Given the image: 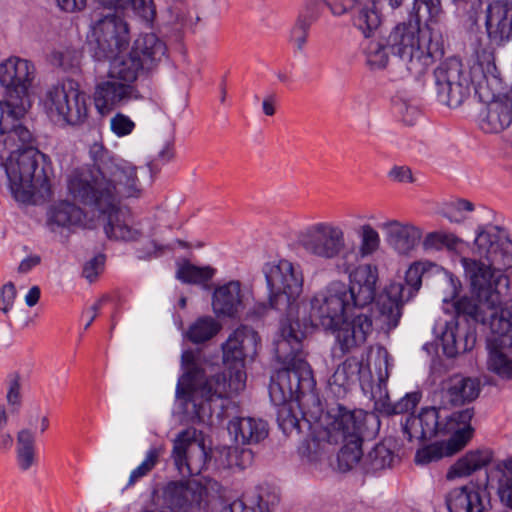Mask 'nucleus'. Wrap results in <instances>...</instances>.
I'll return each mask as SVG.
<instances>
[{
    "instance_id": "obj_8",
    "label": "nucleus",
    "mask_w": 512,
    "mask_h": 512,
    "mask_svg": "<svg viewBox=\"0 0 512 512\" xmlns=\"http://www.w3.org/2000/svg\"><path fill=\"white\" fill-rule=\"evenodd\" d=\"M181 360L186 372L178 381L176 397L183 400V410L191 420L205 423L212 415L211 403L227 398L226 374L204 379V372L197 367L192 351H184Z\"/></svg>"
},
{
    "instance_id": "obj_52",
    "label": "nucleus",
    "mask_w": 512,
    "mask_h": 512,
    "mask_svg": "<svg viewBox=\"0 0 512 512\" xmlns=\"http://www.w3.org/2000/svg\"><path fill=\"white\" fill-rule=\"evenodd\" d=\"M421 399V394L418 392L407 393L403 398L394 403L388 405L385 411L388 414H403L407 413L418 405Z\"/></svg>"
},
{
    "instance_id": "obj_14",
    "label": "nucleus",
    "mask_w": 512,
    "mask_h": 512,
    "mask_svg": "<svg viewBox=\"0 0 512 512\" xmlns=\"http://www.w3.org/2000/svg\"><path fill=\"white\" fill-rule=\"evenodd\" d=\"M260 337L248 326H240L222 345L223 362L227 373V397L239 393L246 386L245 360L257 354Z\"/></svg>"
},
{
    "instance_id": "obj_7",
    "label": "nucleus",
    "mask_w": 512,
    "mask_h": 512,
    "mask_svg": "<svg viewBox=\"0 0 512 512\" xmlns=\"http://www.w3.org/2000/svg\"><path fill=\"white\" fill-rule=\"evenodd\" d=\"M414 0L412 14L415 21L400 23L393 28L388 36V44L393 55L398 57L408 73L415 78L422 76L434 63L437 57L443 55V46L440 37L429 27L421 29L420 23L434 22L424 4Z\"/></svg>"
},
{
    "instance_id": "obj_64",
    "label": "nucleus",
    "mask_w": 512,
    "mask_h": 512,
    "mask_svg": "<svg viewBox=\"0 0 512 512\" xmlns=\"http://www.w3.org/2000/svg\"><path fill=\"white\" fill-rule=\"evenodd\" d=\"M105 301L104 298H101L99 299L97 302H95L91 307H89L88 309H86L82 316L87 318V322L84 326V329L87 330L91 324L93 323V321L96 319L97 315H98V312L99 310L101 309L102 307V303Z\"/></svg>"
},
{
    "instance_id": "obj_9",
    "label": "nucleus",
    "mask_w": 512,
    "mask_h": 512,
    "mask_svg": "<svg viewBox=\"0 0 512 512\" xmlns=\"http://www.w3.org/2000/svg\"><path fill=\"white\" fill-rule=\"evenodd\" d=\"M363 420L362 410L350 411L338 405L325 413L321 429L316 432L313 443L323 450L326 444L344 443L337 455L338 469L342 472L356 466L363 455Z\"/></svg>"
},
{
    "instance_id": "obj_40",
    "label": "nucleus",
    "mask_w": 512,
    "mask_h": 512,
    "mask_svg": "<svg viewBox=\"0 0 512 512\" xmlns=\"http://www.w3.org/2000/svg\"><path fill=\"white\" fill-rule=\"evenodd\" d=\"M495 468L501 474L497 489L499 498L503 504L512 508V457L499 461Z\"/></svg>"
},
{
    "instance_id": "obj_59",
    "label": "nucleus",
    "mask_w": 512,
    "mask_h": 512,
    "mask_svg": "<svg viewBox=\"0 0 512 512\" xmlns=\"http://www.w3.org/2000/svg\"><path fill=\"white\" fill-rule=\"evenodd\" d=\"M280 497L275 492L263 491L258 495L257 504L253 506L259 512H272V509L278 505Z\"/></svg>"
},
{
    "instance_id": "obj_17",
    "label": "nucleus",
    "mask_w": 512,
    "mask_h": 512,
    "mask_svg": "<svg viewBox=\"0 0 512 512\" xmlns=\"http://www.w3.org/2000/svg\"><path fill=\"white\" fill-rule=\"evenodd\" d=\"M431 268H437V265L430 262L412 264L406 271L405 284L392 282L379 295L377 299L379 313L389 329L398 326L404 304L418 292L422 284V276Z\"/></svg>"
},
{
    "instance_id": "obj_34",
    "label": "nucleus",
    "mask_w": 512,
    "mask_h": 512,
    "mask_svg": "<svg viewBox=\"0 0 512 512\" xmlns=\"http://www.w3.org/2000/svg\"><path fill=\"white\" fill-rule=\"evenodd\" d=\"M497 330H502V326L496 324V330L491 329L493 335L489 339V358L488 368L501 377H512V360L508 358L507 349L501 348L495 339L498 336Z\"/></svg>"
},
{
    "instance_id": "obj_12",
    "label": "nucleus",
    "mask_w": 512,
    "mask_h": 512,
    "mask_svg": "<svg viewBox=\"0 0 512 512\" xmlns=\"http://www.w3.org/2000/svg\"><path fill=\"white\" fill-rule=\"evenodd\" d=\"M300 246L312 257L324 261L340 258L338 266L343 272H348L357 259L356 247L346 245L344 230L332 222H319L309 226L299 237Z\"/></svg>"
},
{
    "instance_id": "obj_30",
    "label": "nucleus",
    "mask_w": 512,
    "mask_h": 512,
    "mask_svg": "<svg viewBox=\"0 0 512 512\" xmlns=\"http://www.w3.org/2000/svg\"><path fill=\"white\" fill-rule=\"evenodd\" d=\"M228 431L237 443L257 444L268 436V424L258 418L237 417L229 422Z\"/></svg>"
},
{
    "instance_id": "obj_27",
    "label": "nucleus",
    "mask_w": 512,
    "mask_h": 512,
    "mask_svg": "<svg viewBox=\"0 0 512 512\" xmlns=\"http://www.w3.org/2000/svg\"><path fill=\"white\" fill-rule=\"evenodd\" d=\"M370 375L369 367L364 365L363 358L352 356L336 368L328 380V385L337 397H342L357 381Z\"/></svg>"
},
{
    "instance_id": "obj_51",
    "label": "nucleus",
    "mask_w": 512,
    "mask_h": 512,
    "mask_svg": "<svg viewBox=\"0 0 512 512\" xmlns=\"http://www.w3.org/2000/svg\"><path fill=\"white\" fill-rule=\"evenodd\" d=\"M474 210V205L472 202L464 199H459L455 203L447 206L442 215L447 218L450 222L460 223L465 219L463 215V211L471 212Z\"/></svg>"
},
{
    "instance_id": "obj_15",
    "label": "nucleus",
    "mask_w": 512,
    "mask_h": 512,
    "mask_svg": "<svg viewBox=\"0 0 512 512\" xmlns=\"http://www.w3.org/2000/svg\"><path fill=\"white\" fill-rule=\"evenodd\" d=\"M44 108L51 121L77 126L88 117L89 97L77 82L68 79L47 90Z\"/></svg>"
},
{
    "instance_id": "obj_39",
    "label": "nucleus",
    "mask_w": 512,
    "mask_h": 512,
    "mask_svg": "<svg viewBox=\"0 0 512 512\" xmlns=\"http://www.w3.org/2000/svg\"><path fill=\"white\" fill-rule=\"evenodd\" d=\"M199 20V16H191L188 6L183 2H174L167 9L166 23L177 32L192 29Z\"/></svg>"
},
{
    "instance_id": "obj_33",
    "label": "nucleus",
    "mask_w": 512,
    "mask_h": 512,
    "mask_svg": "<svg viewBox=\"0 0 512 512\" xmlns=\"http://www.w3.org/2000/svg\"><path fill=\"white\" fill-rule=\"evenodd\" d=\"M97 3L115 11L132 10L147 23H152L156 16L153 0H95Z\"/></svg>"
},
{
    "instance_id": "obj_13",
    "label": "nucleus",
    "mask_w": 512,
    "mask_h": 512,
    "mask_svg": "<svg viewBox=\"0 0 512 512\" xmlns=\"http://www.w3.org/2000/svg\"><path fill=\"white\" fill-rule=\"evenodd\" d=\"M40 156L37 150L24 151L6 168L11 193L18 202L34 203L36 198L45 199L51 194L49 178L39 167Z\"/></svg>"
},
{
    "instance_id": "obj_2",
    "label": "nucleus",
    "mask_w": 512,
    "mask_h": 512,
    "mask_svg": "<svg viewBox=\"0 0 512 512\" xmlns=\"http://www.w3.org/2000/svg\"><path fill=\"white\" fill-rule=\"evenodd\" d=\"M347 273L349 285L331 282L311 299L309 313L311 326L334 334L342 355L361 347L373 331L372 315L364 308L375 300L378 282V268L371 264Z\"/></svg>"
},
{
    "instance_id": "obj_18",
    "label": "nucleus",
    "mask_w": 512,
    "mask_h": 512,
    "mask_svg": "<svg viewBox=\"0 0 512 512\" xmlns=\"http://www.w3.org/2000/svg\"><path fill=\"white\" fill-rule=\"evenodd\" d=\"M487 306L484 302H479L469 297H461L455 303L456 322H447L446 329L441 336V343L444 354L449 357H455L457 354L465 353L472 350L476 343V334L468 329L464 330L460 327V320L466 322L471 319L474 322L486 324L489 320L491 325L490 314L486 316L483 313L482 306Z\"/></svg>"
},
{
    "instance_id": "obj_48",
    "label": "nucleus",
    "mask_w": 512,
    "mask_h": 512,
    "mask_svg": "<svg viewBox=\"0 0 512 512\" xmlns=\"http://www.w3.org/2000/svg\"><path fill=\"white\" fill-rule=\"evenodd\" d=\"M52 61L65 71H73L80 66L81 53L76 49H65L64 51L55 52Z\"/></svg>"
},
{
    "instance_id": "obj_16",
    "label": "nucleus",
    "mask_w": 512,
    "mask_h": 512,
    "mask_svg": "<svg viewBox=\"0 0 512 512\" xmlns=\"http://www.w3.org/2000/svg\"><path fill=\"white\" fill-rule=\"evenodd\" d=\"M474 416L472 408H466L442 416L439 436H450L447 441H438L417 451L415 461L427 464L461 450L471 439L474 429L471 420Z\"/></svg>"
},
{
    "instance_id": "obj_1",
    "label": "nucleus",
    "mask_w": 512,
    "mask_h": 512,
    "mask_svg": "<svg viewBox=\"0 0 512 512\" xmlns=\"http://www.w3.org/2000/svg\"><path fill=\"white\" fill-rule=\"evenodd\" d=\"M93 168L82 167L72 172L68 191L74 200L107 213L104 231L109 239L136 241L141 232L131 225L126 212L117 208L122 198H140L143 187L137 176L138 168L116 157L102 141L89 148Z\"/></svg>"
},
{
    "instance_id": "obj_20",
    "label": "nucleus",
    "mask_w": 512,
    "mask_h": 512,
    "mask_svg": "<svg viewBox=\"0 0 512 512\" xmlns=\"http://www.w3.org/2000/svg\"><path fill=\"white\" fill-rule=\"evenodd\" d=\"M172 458L179 474L184 477L199 475L205 469L208 453L195 428H187L177 435L173 441Z\"/></svg>"
},
{
    "instance_id": "obj_22",
    "label": "nucleus",
    "mask_w": 512,
    "mask_h": 512,
    "mask_svg": "<svg viewBox=\"0 0 512 512\" xmlns=\"http://www.w3.org/2000/svg\"><path fill=\"white\" fill-rule=\"evenodd\" d=\"M503 82L499 76V87L491 91L487 99H479L486 103L479 113V127L484 133L498 134L509 128L512 124V98L506 94L500 95Z\"/></svg>"
},
{
    "instance_id": "obj_24",
    "label": "nucleus",
    "mask_w": 512,
    "mask_h": 512,
    "mask_svg": "<svg viewBox=\"0 0 512 512\" xmlns=\"http://www.w3.org/2000/svg\"><path fill=\"white\" fill-rule=\"evenodd\" d=\"M164 495L171 507L183 512H197L207 503V489L196 481L170 482Z\"/></svg>"
},
{
    "instance_id": "obj_60",
    "label": "nucleus",
    "mask_w": 512,
    "mask_h": 512,
    "mask_svg": "<svg viewBox=\"0 0 512 512\" xmlns=\"http://www.w3.org/2000/svg\"><path fill=\"white\" fill-rule=\"evenodd\" d=\"M388 177L399 183H412L414 181L412 171L408 166H394L388 172Z\"/></svg>"
},
{
    "instance_id": "obj_53",
    "label": "nucleus",
    "mask_w": 512,
    "mask_h": 512,
    "mask_svg": "<svg viewBox=\"0 0 512 512\" xmlns=\"http://www.w3.org/2000/svg\"><path fill=\"white\" fill-rule=\"evenodd\" d=\"M135 123L131 118L121 112L116 113L110 119V129L118 137H124L133 132Z\"/></svg>"
},
{
    "instance_id": "obj_38",
    "label": "nucleus",
    "mask_w": 512,
    "mask_h": 512,
    "mask_svg": "<svg viewBox=\"0 0 512 512\" xmlns=\"http://www.w3.org/2000/svg\"><path fill=\"white\" fill-rule=\"evenodd\" d=\"M221 325L211 316L198 318L186 332V337L194 344L212 339L220 331Z\"/></svg>"
},
{
    "instance_id": "obj_26",
    "label": "nucleus",
    "mask_w": 512,
    "mask_h": 512,
    "mask_svg": "<svg viewBox=\"0 0 512 512\" xmlns=\"http://www.w3.org/2000/svg\"><path fill=\"white\" fill-rule=\"evenodd\" d=\"M387 243L399 254H408L420 242L423 230L409 222L390 220L381 226Z\"/></svg>"
},
{
    "instance_id": "obj_42",
    "label": "nucleus",
    "mask_w": 512,
    "mask_h": 512,
    "mask_svg": "<svg viewBox=\"0 0 512 512\" xmlns=\"http://www.w3.org/2000/svg\"><path fill=\"white\" fill-rule=\"evenodd\" d=\"M214 275V269L210 267H198L186 261L179 265L176 277L183 283L205 284Z\"/></svg>"
},
{
    "instance_id": "obj_4",
    "label": "nucleus",
    "mask_w": 512,
    "mask_h": 512,
    "mask_svg": "<svg viewBox=\"0 0 512 512\" xmlns=\"http://www.w3.org/2000/svg\"><path fill=\"white\" fill-rule=\"evenodd\" d=\"M475 246L480 257L488 264L475 259L463 258L462 265L470 280L472 292L479 302H484L492 314L497 315L496 306L501 302L500 295L508 289L509 280L503 270L512 267V241L506 231L495 225L479 229Z\"/></svg>"
},
{
    "instance_id": "obj_45",
    "label": "nucleus",
    "mask_w": 512,
    "mask_h": 512,
    "mask_svg": "<svg viewBox=\"0 0 512 512\" xmlns=\"http://www.w3.org/2000/svg\"><path fill=\"white\" fill-rule=\"evenodd\" d=\"M380 16L373 9L362 8L358 14L354 16L353 23L363 35L368 38L370 33L378 28L380 25Z\"/></svg>"
},
{
    "instance_id": "obj_47",
    "label": "nucleus",
    "mask_w": 512,
    "mask_h": 512,
    "mask_svg": "<svg viewBox=\"0 0 512 512\" xmlns=\"http://www.w3.org/2000/svg\"><path fill=\"white\" fill-rule=\"evenodd\" d=\"M496 324L502 326V330H497L498 336L495 342L504 349H507L509 354L512 355V323L504 317H496L492 314L491 329L496 330Z\"/></svg>"
},
{
    "instance_id": "obj_21",
    "label": "nucleus",
    "mask_w": 512,
    "mask_h": 512,
    "mask_svg": "<svg viewBox=\"0 0 512 512\" xmlns=\"http://www.w3.org/2000/svg\"><path fill=\"white\" fill-rule=\"evenodd\" d=\"M96 47L94 56H113L114 52L126 49L130 42L127 22L116 14H107L98 19L93 26Z\"/></svg>"
},
{
    "instance_id": "obj_50",
    "label": "nucleus",
    "mask_w": 512,
    "mask_h": 512,
    "mask_svg": "<svg viewBox=\"0 0 512 512\" xmlns=\"http://www.w3.org/2000/svg\"><path fill=\"white\" fill-rule=\"evenodd\" d=\"M394 109L407 125H413L420 116V110L417 104L411 100L402 98L394 100Z\"/></svg>"
},
{
    "instance_id": "obj_49",
    "label": "nucleus",
    "mask_w": 512,
    "mask_h": 512,
    "mask_svg": "<svg viewBox=\"0 0 512 512\" xmlns=\"http://www.w3.org/2000/svg\"><path fill=\"white\" fill-rule=\"evenodd\" d=\"M368 458L370 460L371 468L379 470L392 465L394 454L385 445L378 444L369 452Z\"/></svg>"
},
{
    "instance_id": "obj_63",
    "label": "nucleus",
    "mask_w": 512,
    "mask_h": 512,
    "mask_svg": "<svg viewBox=\"0 0 512 512\" xmlns=\"http://www.w3.org/2000/svg\"><path fill=\"white\" fill-rule=\"evenodd\" d=\"M58 7L65 12L81 11L86 7V0H56Z\"/></svg>"
},
{
    "instance_id": "obj_61",
    "label": "nucleus",
    "mask_w": 512,
    "mask_h": 512,
    "mask_svg": "<svg viewBox=\"0 0 512 512\" xmlns=\"http://www.w3.org/2000/svg\"><path fill=\"white\" fill-rule=\"evenodd\" d=\"M334 15H342L355 7L360 0H324Z\"/></svg>"
},
{
    "instance_id": "obj_19",
    "label": "nucleus",
    "mask_w": 512,
    "mask_h": 512,
    "mask_svg": "<svg viewBox=\"0 0 512 512\" xmlns=\"http://www.w3.org/2000/svg\"><path fill=\"white\" fill-rule=\"evenodd\" d=\"M462 8L473 24L483 21L492 44L500 46L512 40V5L509 2L469 0Z\"/></svg>"
},
{
    "instance_id": "obj_28",
    "label": "nucleus",
    "mask_w": 512,
    "mask_h": 512,
    "mask_svg": "<svg viewBox=\"0 0 512 512\" xmlns=\"http://www.w3.org/2000/svg\"><path fill=\"white\" fill-rule=\"evenodd\" d=\"M212 308L217 316L234 318L244 309L239 281H230L217 287L212 297Z\"/></svg>"
},
{
    "instance_id": "obj_43",
    "label": "nucleus",
    "mask_w": 512,
    "mask_h": 512,
    "mask_svg": "<svg viewBox=\"0 0 512 512\" xmlns=\"http://www.w3.org/2000/svg\"><path fill=\"white\" fill-rule=\"evenodd\" d=\"M360 246L356 250L357 259H352L353 266L359 258H365L374 254L380 246L379 233L369 224L362 225L359 232Z\"/></svg>"
},
{
    "instance_id": "obj_6",
    "label": "nucleus",
    "mask_w": 512,
    "mask_h": 512,
    "mask_svg": "<svg viewBox=\"0 0 512 512\" xmlns=\"http://www.w3.org/2000/svg\"><path fill=\"white\" fill-rule=\"evenodd\" d=\"M489 54L466 68L460 59L448 58L434 71L435 89L439 102L451 108L459 107L470 96L471 89L479 99H487L499 87V71Z\"/></svg>"
},
{
    "instance_id": "obj_23",
    "label": "nucleus",
    "mask_w": 512,
    "mask_h": 512,
    "mask_svg": "<svg viewBox=\"0 0 512 512\" xmlns=\"http://www.w3.org/2000/svg\"><path fill=\"white\" fill-rule=\"evenodd\" d=\"M140 99L142 95L134 84L110 77L109 74L95 87L94 102L101 114Z\"/></svg>"
},
{
    "instance_id": "obj_36",
    "label": "nucleus",
    "mask_w": 512,
    "mask_h": 512,
    "mask_svg": "<svg viewBox=\"0 0 512 512\" xmlns=\"http://www.w3.org/2000/svg\"><path fill=\"white\" fill-rule=\"evenodd\" d=\"M387 47L391 49L388 44V39L386 43H384L381 39L367 38L362 43V51L366 59V64L371 69H383L386 67L389 59ZM391 53L393 54V52Z\"/></svg>"
},
{
    "instance_id": "obj_29",
    "label": "nucleus",
    "mask_w": 512,
    "mask_h": 512,
    "mask_svg": "<svg viewBox=\"0 0 512 512\" xmlns=\"http://www.w3.org/2000/svg\"><path fill=\"white\" fill-rule=\"evenodd\" d=\"M480 393V382L477 379L454 375L444 382L442 397L445 402L460 406L474 401Z\"/></svg>"
},
{
    "instance_id": "obj_56",
    "label": "nucleus",
    "mask_w": 512,
    "mask_h": 512,
    "mask_svg": "<svg viewBox=\"0 0 512 512\" xmlns=\"http://www.w3.org/2000/svg\"><path fill=\"white\" fill-rule=\"evenodd\" d=\"M253 458V452L248 448H234L228 453L229 465L238 467L241 470L249 467L253 462Z\"/></svg>"
},
{
    "instance_id": "obj_58",
    "label": "nucleus",
    "mask_w": 512,
    "mask_h": 512,
    "mask_svg": "<svg viewBox=\"0 0 512 512\" xmlns=\"http://www.w3.org/2000/svg\"><path fill=\"white\" fill-rule=\"evenodd\" d=\"M105 263V257L102 254H99L88 261L83 268V276L89 280V282H93L96 280L98 275L103 271Z\"/></svg>"
},
{
    "instance_id": "obj_11",
    "label": "nucleus",
    "mask_w": 512,
    "mask_h": 512,
    "mask_svg": "<svg viewBox=\"0 0 512 512\" xmlns=\"http://www.w3.org/2000/svg\"><path fill=\"white\" fill-rule=\"evenodd\" d=\"M263 273L269 289V304L271 308H288L287 316L280 322L277 339H281V330L285 322L293 324L295 328L299 325L305 337L307 330L312 326L307 322L300 323V321L293 316L294 302L303 290L304 280L300 265L282 259L277 263L265 264Z\"/></svg>"
},
{
    "instance_id": "obj_62",
    "label": "nucleus",
    "mask_w": 512,
    "mask_h": 512,
    "mask_svg": "<svg viewBox=\"0 0 512 512\" xmlns=\"http://www.w3.org/2000/svg\"><path fill=\"white\" fill-rule=\"evenodd\" d=\"M420 5H423V8L426 9L430 19H433L434 22L438 21L440 15L443 13L442 5L440 0H419Z\"/></svg>"
},
{
    "instance_id": "obj_37",
    "label": "nucleus",
    "mask_w": 512,
    "mask_h": 512,
    "mask_svg": "<svg viewBox=\"0 0 512 512\" xmlns=\"http://www.w3.org/2000/svg\"><path fill=\"white\" fill-rule=\"evenodd\" d=\"M16 453L20 469H30L35 462V436L31 430L22 429L18 432Z\"/></svg>"
},
{
    "instance_id": "obj_3",
    "label": "nucleus",
    "mask_w": 512,
    "mask_h": 512,
    "mask_svg": "<svg viewBox=\"0 0 512 512\" xmlns=\"http://www.w3.org/2000/svg\"><path fill=\"white\" fill-rule=\"evenodd\" d=\"M304 333L293 324L285 322L281 339L275 341V353L283 368L272 377L269 395L278 407L277 421L284 433L301 432L304 426L311 430L313 440L321 429L325 416L321 402L314 393L316 381L302 350Z\"/></svg>"
},
{
    "instance_id": "obj_44",
    "label": "nucleus",
    "mask_w": 512,
    "mask_h": 512,
    "mask_svg": "<svg viewBox=\"0 0 512 512\" xmlns=\"http://www.w3.org/2000/svg\"><path fill=\"white\" fill-rule=\"evenodd\" d=\"M312 19L307 16H300L290 33V43L298 52H302L307 44Z\"/></svg>"
},
{
    "instance_id": "obj_55",
    "label": "nucleus",
    "mask_w": 512,
    "mask_h": 512,
    "mask_svg": "<svg viewBox=\"0 0 512 512\" xmlns=\"http://www.w3.org/2000/svg\"><path fill=\"white\" fill-rule=\"evenodd\" d=\"M377 367L376 374L378 379V385L381 388L386 385V382L389 378V370L392 364L390 363L389 353L385 348L380 347L377 351Z\"/></svg>"
},
{
    "instance_id": "obj_41",
    "label": "nucleus",
    "mask_w": 512,
    "mask_h": 512,
    "mask_svg": "<svg viewBox=\"0 0 512 512\" xmlns=\"http://www.w3.org/2000/svg\"><path fill=\"white\" fill-rule=\"evenodd\" d=\"M164 450L162 445L151 447L147 451L144 460L131 471L126 488L135 485L143 477L147 476L159 463V459L163 455Z\"/></svg>"
},
{
    "instance_id": "obj_5",
    "label": "nucleus",
    "mask_w": 512,
    "mask_h": 512,
    "mask_svg": "<svg viewBox=\"0 0 512 512\" xmlns=\"http://www.w3.org/2000/svg\"><path fill=\"white\" fill-rule=\"evenodd\" d=\"M34 78L35 67L26 59L11 57L0 63V84L5 88V98L0 101V135L9 149H19L33 140L22 120L30 107L28 91Z\"/></svg>"
},
{
    "instance_id": "obj_31",
    "label": "nucleus",
    "mask_w": 512,
    "mask_h": 512,
    "mask_svg": "<svg viewBox=\"0 0 512 512\" xmlns=\"http://www.w3.org/2000/svg\"><path fill=\"white\" fill-rule=\"evenodd\" d=\"M449 512H483L480 487L462 486L451 490L446 496Z\"/></svg>"
},
{
    "instance_id": "obj_54",
    "label": "nucleus",
    "mask_w": 512,
    "mask_h": 512,
    "mask_svg": "<svg viewBox=\"0 0 512 512\" xmlns=\"http://www.w3.org/2000/svg\"><path fill=\"white\" fill-rule=\"evenodd\" d=\"M21 384L20 376L17 373L8 375L7 377V395L8 404L13 410H18L21 405Z\"/></svg>"
},
{
    "instance_id": "obj_25",
    "label": "nucleus",
    "mask_w": 512,
    "mask_h": 512,
    "mask_svg": "<svg viewBox=\"0 0 512 512\" xmlns=\"http://www.w3.org/2000/svg\"><path fill=\"white\" fill-rule=\"evenodd\" d=\"M441 422V410L436 407L422 408L417 416L411 415L406 418L403 432L409 441L429 440L440 435Z\"/></svg>"
},
{
    "instance_id": "obj_10",
    "label": "nucleus",
    "mask_w": 512,
    "mask_h": 512,
    "mask_svg": "<svg viewBox=\"0 0 512 512\" xmlns=\"http://www.w3.org/2000/svg\"><path fill=\"white\" fill-rule=\"evenodd\" d=\"M120 50L113 56H100L98 60H109L110 77L134 84L141 76H149L168 57L164 40L154 33L139 35L129 51Z\"/></svg>"
},
{
    "instance_id": "obj_57",
    "label": "nucleus",
    "mask_w": 512,
    "mask_h": 512,
    "mask_svg": "<svg viewBox=\"0 0 512 512\" xmlns=\"http://www.w3.org/2000/svg\"><path fill=\"white\" fill-rule=\"evenodd\" d=\"M17 296L15 285L8 282L0 289V311L8 314L13 306Z\"/></svg>"
},
{
    "instance_id": "obj_32",
    "label": "nucleus",
    "mask_w": 512,
    "mask_h": 512,
    "mask_svg": "<svg viewBox=\"0 0 512 512\" xmlns=\"http://www.w3.org/2000/svg\"><path fill=\"white\" fill-rule=\"evenodd\" d=\"M493 453L490 449H477L467 452L461 457L447 473V478L469 476L473 472L486 467L492 460Z\"/></svg>"
},
{
    "instance_id": "obj_46",
    "label": "nucleus",
    "mask_w": 512,
    "mask_h": 512,
    "mask_svg": "<svg viewBox=\"0 0 512 512\" xmlns=\"http://www.w3.org/2000/svg\"><path fill=\"white\" fill-rule=\"evenodd\" d=\"M458 243V238L451 233L445 232H430L422 242L425 250H440L443 247L453 248Z\"/></svg>"
},
{
    "instance_id": "obj_35",
    "label": "nucleus",
    "mask_w": 512,
    "mask_h": 512,
    "mask_svg": "<svg viewBox=\"0 0 512 512\" xmlns=\"http://www.w3.org/2000/svg\"><path fill=\"white\" fill-rule=\"evenodd\" d=\"M83 211L73 203L62 201L55 204L49 212L48 224L53 227H70L82 222Z\"/></svg>"
}]
</instances>
